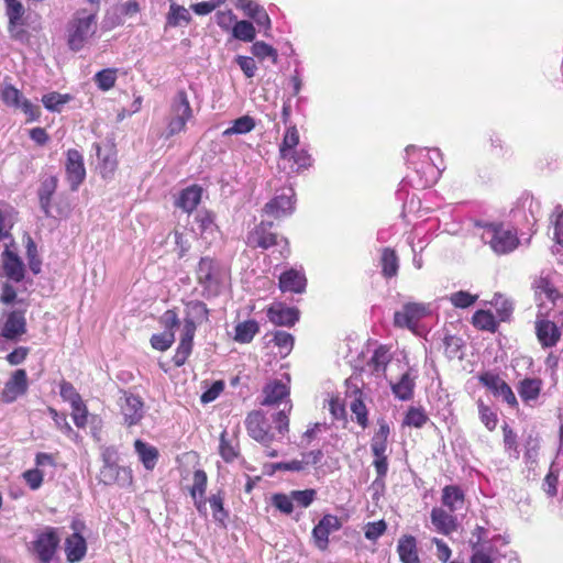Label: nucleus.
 Instances as JSON below:
<instances>
[{"mask_svg":"<svg viewBox=\"0 0 563 563\" xmlns=\"http://www.w3.org/2000/svg\"><path fill=\"white\" fill-rule=\"evenodd\" d=\"M503 432L505 451L508 452L510 456L518 459L519 450L517 444V434L508 424L503 426Z\"/></svg>","mask_w":563,"mask_h":563,"instance_id":"nucleus-63","label":"nucleus"},{"mask_svg":"<svg viewBox=\"0 0 563 563\" xmlns=\"http://www.w3.org/2000/svg\"><path fill=\"white\" fill-rule=\"evenodd\" d=\"M473 324L479 330L494 332L497 328V322L492 312L486 310H478L473 314Z\"/></svg>","mask_w":563,"mask_h":563,"instance_id":"nucleus-60","label":"nucleus"},{"mask_svg":"<svg viewBox=\"0 0 563 563\" xmlns=\"http://www.w3.org/2000/svg\"><path fill=\"white\" fill-rule=\"evenodd\" d=\"M266 314L269 322L277 327H292L299 320V310L282 302L271 305Z\"/></svg>","mask_w":563,"mask_h":563,"instance_id":"nucleus-24","label":"nucleus"},{"mask_svg":"<svg viewBox=\"0 0 563 563\" xmlns=\"http://www.w3.org/2000/svg\"><path fill=\"white\" fill-rule=\"evenodd\" d=\"M536 335L543 349H550L558 344L561 339L559 327L548 319H538L536 321Z\"/></svg>","mask_w":563,"mask_h":563,"instance_id":"nucleus-30","label":"nucleus"},{"mask_svg":"<svg viewBox=\"0 0 563 563\" xmlns=\"http://www.w3.org/2000/svg\"><path fill=\"white\" fill-rule=\"evenodd\" d=\"M475 230L483 243L498 255L508 254L519 245L517 231L505 228L503 223L476 221Z\"/></svg>","mask_w":563,"mask_h":563,"instance_id":"nucleus-4","label":"nucleus"},{"mask_svg":"<svg viewBox=\"0 0 563 563\" xmlns=\"http://www.w3.org/2000/svg\"><path fill=\"white\" fill-rule=\"evenodd\" d=\"M442 504L449 508L450 512L462 509L464 505V494L459 486L449 485L442 490Z\"/></svg>","mask_w":563,"mask_h":563,"instance_id":"nucleus-45","label":"nucleus"},{"mask_svg":"<svg viewBox=\"0 0 563 563\" xmlns=\"http://www.w3.org/2000/svg\"><path fill=\"white\" fill-rule=\"evenodd\" d=\"M202 191L198 185L181 189L175 200V206L185 212H192L201 201Z\"/></svg>","mask_w":563,"mask_h":563,"instance_id":"nucleus-31","label":"nucleus"},{"mask_svg":"<svg viewBox=\"0 0 563 563\" xmlns=\"http://www.w3.org/2000/svg\"><path fill=\"white\" fill-rule=\"evenodd\" d=\"M299 144V132L296 125L286 129L283 141L279 145V157L290 155V152L297 150Z\"/></svg>","mask_w":563,"mask_h":563,"instance_id":"nucleus-50","label":"nucleus"},{"mask_svg":"<svg viewBox=\"0 0 563 563\" xmlns=\"http://www.w3.org/2000/svg\"><path fill=\"white\" fill-rule=\"evenodd\" d=\"M0 303L3 306H16L23 308L24 301L18 298V291L12 282L5 280L1 284Z\"/></svg>","mask_w":563,"mask_h":563,"instance_id":"nucleus-53","label":"nucleus"},{"mask_svg":"<svg viewBox=\"0 0 563 563\" xmlns=\"http://www.w3.org/2000/svg\"><path fill=\"white\" fill-rule=\"evenodd\" d=\"M59 541L57 529L46 527L37 534V559L42 563H60L57 555Z\"/></svg>","mask_w":563,"mask_h":563,"instance_id":"nucleus-12","label":"nucleus"},{"mask_svg":"<svg viewBox=\"0 0 563 563\" xmlns=\"http://www.w3.org/2000/svg\"><path fill=\"white\" fill-rule=\"evenodd\" d=\"M14 210L9 206L0 208V242L5 240H13L11 231L14 227Z\"/></svg>","mask_w":563,"mask_h":563,"instance_id":"nucleus-47","label":"nucleus"},{"mask_svg":"<svg viewBox=\"0 0 563 563\" xmlns=\"http://www.w3.org/2000/svg\"><path fill=\"white\" fill-rule=\"evenodd\" d=\"M428 420V415L423 408L410 407L405 415L402 424L413 428H422Z\"/></svg>","mask_w":563,"mask_h":563,"instance_id":"nucleus-59","label":"nucleus"},{"mask_svg":"<svg viewBox=\"0 0 563 563\" xmlns=\"http://www.w3.org/2000/svg\"><path fill=\"white\" fill-rule=\"evenodd\" d=\"M57 468L58 466L53 455L37 453V488L43 482L54 479Z\"/></svg>","mask_w":563,"mask_h":563,"instance_id":"nucleus-39","label":"nucleus"},{"mask_svg":"<svg viewBox=\"0 0 563 563\" xmlns=\"http://www.w3.org/2000/svg\"><path fill=\"white\" fill-rule=\"evenodd\" d=\"M289 383L290 377L288 374H283L282 378H276L268 382L263 388L264 399L262 400L263 406H274L286 399L285 409L273 415V422L275 428L280 435H285L289 431V413L291 411V404L289 400Z\"/></svg>","mask_w":563,"mask_h":563,"instance_id":"nucleus-3","label":"nucleus"},{"mask_svg":"<svg viewBox=\"0 0 563 563\" xmlns=\"http://www.w3.org/2000/svg\"><path fill=\"white\" fill-rule=\"evenodd\" d=\"M82 526V522L74 521L71 523L74 532L65 540V553L69 563L80 562L86 556L87 542L79 532V528Z\"/></svg>","mask_w":563,"mask_h":563,"instance_id":"nucleus-20","label":"nucleus"},{"mask_svg":"<svg viewBox=\"0 0 563 563\" xmlns=\"http://www.w3.org/2000/svg\"><path fill=\"white\" fill-rule=\"evenodd\" d=\"M245 427L249 435L263 445L274 440L271 424L262 411L250 412L245 419Z\"/></svg>","mask_w":563,"mask_h":563,"instance_id":"nucleus-16","label":"nucleus"},{"mask_svg":"<svg viewBox=\"0 0 563 563\" xmlns=\"http://www.w3.org/2000/svg\"><path fill=\"white\" fill-rule=\"evenodd\" d=\"M417 374L412 369L404 373L397 383L390 384L396 398L402 401L410 400L413 396Z\"/></svg>","mask_w":563,"mask_h":563,"instance_id":"nucleus-32","label":"nucleus"},{"mask_svg":"<svg viewBox=\"0 0 563 563\" xmlns=\"http://www.w3.org/2000/svg\"><path fill=\"white\" fill-rule=\"evenodd\" d=\"M27 390V376L24 369H16L5 383L1 391V400L5 404L13 402Z\"/></svg>","mask_w":563,"mask_h":563,"instance_id":"nucleus-27","label":"nucleus"},{"mask_svg":"<svg viewBox=\"0 0 563 563\" xmlns=\"http://www.w3.org/2000/svg\"><path fill=\"white\" fill-rule=\"evenodd\" d=\"M207 474L202 470H196L192 476V486L189 489L191 497H201L206 495L207 490Z\"/></svg>","mask_w":563,"mask_h":563,"instance_id":"nucleus-61","label":"nucleus"},{"mask_svg":"<svg viewBox=\"0 0 563 563\" xmlns=\"http://www.w3.org/2000/svg\"><path fill=\"white\" fill-rule=\"evenodd\" d=\"M251 52L260 60L271 59L273 64L278 60L277 49L263 41L254 42Z\"/></svg>","mask_w":563,"mask_h":563,"instance_id":"nucleus-54","label":"nucleus"},{"mask_svg":"<svg viewBox=\"0 0 563 563\" xmlns=\"http://www.w3.org/2000/svg\"><path fill=\"white\" fill-rule=\"evenodd\" d=\"M426 313L427 307L423 303L409 302L395 312L394 322L397 327L412 329Z\"/></svg>","mask_w":563,"mask_h":563,"instance_id":"nucleus-25","label":"nucleus"},{"mask_svg":"<svg viewBox=\"0 0 563 563\" xmlns=\"http://www.w3.org/2000/svg\"><path fill=\"white\" fill-rule=\"evenodd\" d=\"M196 275L198 284L202 287V297L210 299L221 294L228 271L220 261L205 256L198 263Z\"/></svg>","mask_w":563,"mask_h":563,"instance_id":"nucleus-5","label":"nucleus"},{"mask_svg":"<svg viewBox=\"0 0 563 563\" xmlns=\"http://www.w3.org/2000/svg\"><path fill=\"white\" fill-rule=\"evenodd\" d=\"M65 168L70 189L76 191L86 178L82 154L77 150H68L66 154Z\"/></svg>","mask_w":563,"mask_h":563,"instance_id":"nucleus-18","label":"nucleus"},{"mask_svg":"<svg viewBox=\"0 0 563 563\" xmlns=\"http://www.w3.org/2000/svg\"><path fill=\"white\" fill-rule=\"evenodd\" d=\"M397 553L401 563H420L417 540L413 536L405 534L399 538Z\"/></svg>","mask_w":563,"mask_h":563,"instance_id":"nucleus-35","label":"nucleus"},{"mask_svg":"<svg viewBox=\"0 0 563 563\" xmlns=\"http://www.w3.org/2000/svg\"><path fill=\"white\" fill-rule=\"evenodd\" d=\"M191 22V14L188 9L185 7L172 2L169 5V11L166 14V25L165 27H178L183 25H187Z\"/></svg>","mask_w":563,"mask_h":563,"instance_id":"nucleus-44","label":"nucleus"},{"mask_svg":"<svg viewBox=\"0 0 563 563\" xmlns=\"http://www.w3.org/2000/svg\"><path fill=\"white\" fill-rule=\"evenodd\" d=\"M225 493L219 489L217 493L208 497V503L211 508L213 520L221 527H227L229 519V510L224 508Z\"/></svg>","mask_w":563,"mask_h":563,"instance_id":"nucleus-41","label":"nucleus"},{"mask_svg":"<svg viewBox=\"0 0 563 563\" xmlns=\"http://www.w3.org/2000/svg\"><path fill=\"white\" fill-rule=\"evenodd\" d=\"M476 532L477 541L472 544L470 563H500L501 559L507 563H520L518 553L508 548V537L497 534L483 540L486 530L477 527Z\"/></svg>","mask_w":563,"mask_h":563,"instance_id":"nucleus-2","label":"nucleus"},{"mask_svg":"<svg viewBox=\"0 0 563 563\" xmlns=\"http://www.w3.org/2000/svg\"><path fill=\"white\" fill-rule=\"evenodd\" d=\"M26 266L18 254V245L14 240L5 243L0 254V277L19 284L25 278Z\"/></svg>","mask_w":563,"mask_h":563,"instance_id":"nucleus-9","label":"nucleus"},{"mask_svg":"<svg viewBox=\"0 0 563 563\" xmlns=\"http://www.w3.org/2000/svg\"><path fill=\"white\" fill-rule=\"evenodd\" d=\"M119 394L118 406L123 424L128 428L140 424L145 416V404L143 399L126 389H120Z\"/></svg>","mask_w":563,"mask_h":563,"instance_id":"nucleus-10","label":"nucleus"},{"mask_svg":"<svg viewBox=\"0 0 563 563\" xmlns=\"http://www.w3.org/2000/svg\"><path fill=\"white\" fill-rule=\"evenodd\" d=\"M258 331V322L253 319L240 322L235 325L234 340L243 344L250 343Z\"/></svg>","mask_w":563,"mask_h":563,"instance_id":"nucleus-46","label":"nucleus"},{"mask_svg":"<svg viewBox=\"0 0 563 563\" xmlns=\"http://www.w3.org/2000/svg\"><path fill=\"white\" fill-rule=\"evenodd\" d=\"M134 450L144 468L153 471L158 462V450L141 439L134 441Z\"/></svg>","mask_w":563,"mask_h":563,"instance_id":"nucleus-36","label":"nucleus"},{"mask_svg":"<svg viewBox=\"0 0 563 563\" xmlns=\"http://www.w3.org/2000/svg\"><path fill=\"white\" fill-rule=\"evenodd\" d=\"M0 97L3 103L8 107L21 109L26 115V121H32L35 118L32 103L22 98L21 92L13 86L7 85L0 91Z\"/></svg>","mask_w":563,"mask_h":563,"instance_id":"nucleus-29","label":"nucleus"},{"mask_svg":"<svg viewBox=\"0 0 563 563\" xmlns=\"http://www.w3.org/2000/svg\"><path fill=\"white\" fill-rule=\"evenodd\" d=\"M58 179L54 175L44 176L41 180L40 203L41 208H47L51 203V197L57 188Z\"/></svg>","mask_w":563,"mask_h":563,"instance_id":"nucleus-51","label":"nucleus"},{"mask_svg":"<svg viewBox=\"0 0 563 563\" xmlns=\"http://www.w3.org/2000/svg\"><path fill=\"white\" fill-rule=\"evenodd\" d=\"M390 358L391 356L389 350L382 345L374 351L368 362V366L374 373H384L388 363L390 362Z\"/></svg>","mask_w":563,"mask_h":563,"instance_id":"nucleus-52","label":"nucleus"},{"mask_svg":"<svg viewBox=\"0 0 563 563\" xmlns=\"http://www.w3.org/2000/svg\"><path fill=\"white\" fill-rule=\"evenodd\" d=\"M71 99L67 93L49 92L42 97L44 107L53 112H60L64 106Z\"/></svg>","mask_w":563,"mask_h":563,"instance_id":"nucleus-56","label":"nucleus"},{"mask_svg":"<svg viewBox=\"0 0 563 563\" xmlns=\"http://www.w3.org/2000/svg\"><path fill=\"white\" fill-rule=\"evenodd\" d=\"M97 156L99 159V172L102 178L111 179L118 167L117 153L113 148L109 147L106 151L99 144H95Z\"/></svg>","mask_w":563,"mask_h":563,"instance_id":"nucleus-34","label":"nucleus"},{"mask_svg":"<svg viewBox=\"0 0 563 563\" xmlns=\"http://www.w3.org/2000/svg\"><path fill=\"white\" fill-rule=\"evenodd\" d=\"M341 528V522L336 516L324 515L312 529V538L316 547L324 551L329 545V536Z\"/></svg>","mask_w":563,"mask_h":563,"instance_id":"nucleus-22","label":"nucleus"},{"mask_svg":"<svg viewBox=\"0 0 563 563\" xmlns=\"http://www.w3.org/2000/svg\"><path fill=\"white\" fill-rule=\"evenodd\" d=\"M7 15L9 18L8 31L16 41H29V33L24 30V8L19 0H5Z\"/></svg>","mask_w":563,"mask_h":563,"instance_id":"nucleus-17","label":"nucleus"},{"mask_svg":"<svg viewBox=\"0 0 563 563\" xmlns=\"http://www.w3.org/2000/svg\"><path fill=\"white\" fill-rule=\"evenodd\" d=\"M191 231L207 244H211L219 234V228L216 223V214L207 209H200L197 211L194 217Z\"/></svg>","mask_w":563,"mask_h":563,"instance_id":"nucleus-15","label":"nucleus"},{"mask_svg":"<svg viewBox=\"0 0 563 563\" xmlns=\"http://www.w3.org/2000/svg\"><path fill=\"white\" fill-rule=\"evenodd\" d=\"M284 163H289L291 172L300 173L312 166L313 159L305 148L294 150L290 155L280 157Z\"/></svg>","mask_w":563,"mask_h":563,"instance_id":"nucleus-43","label":"nucleus"},{"mask_svg":"<svg viewBox=\"0 0 563 563\" xmlns=\"http://www.w3.org/2000/svg\"><path fill=\"white\" fill-rule=\"evenodd\" d=\"M357 397L354 398V400L351 402L350 408L351 411L355 418V421L365 429L368 426V411L364 404V401L361 399L362 391L356 390Z\"/></svg>","mask_w":563,"mask_h":563,"instance_id":"nucleus-57","label":"nucleus"},{"mask_svg":"<svg viewBox=\"0 0 563 563\" xmlns=\"http://www.w3.org/2000/svg\"><path fill=\"white\" fill-rule=\"evenodd\" d=\"M481 384L488 388L495 396L501 397L510 407L518 405L517 398L510 386L493 372H485L478 377Z\"/></svg>","mask_w":563,"mask_h":563,"instance_id":"nucleus-19","label":"nucleus"},{"mask_svg":"<svg viewBox=\"0 0 563 563\" xmlns=\"http://www.w3.org/2000/svg\"><path fill=\"white\" fill-rule=\"evenodd\" d=\"M399 257L397 252L391 247H383L380 250L379 266L384 278L390 279L398 275Z\"/></svg>","mask_w":563,"mask_h":563,"instance_id":"nucleus-37","label":"nucleus"},{"mask_svg":"<svg viewBox=\"0 0 563 563\" xmlns=\"http://www.w3.org/2000/svg\"><path fill=\"white\" fill-rule=\"evenodd\" d=\"M542 389V380L540 378H525L519 382L517 391L521 400L526 404L536 401Z\"/></svg>","mask_w":563,"mask_h":563,"instance_id":"nucleus-42","label":"nucleus"},{"mask_svg":"<svg viewBox=\"0 0 563 563\" xmlns=\"http://www.w3.org/2000/svg\"><path fill=\"white\" fill-rule=\"evenodd\" d=\"M194 119L187 92L184 89L178 90L172 98L169 107V117L167 121V135L174 136L186 130L187 123Z\"/></svg>","mask_w":563,"mask_h":563,"instance_id":"nucleus-8","label":"nucleus"},{"mask_svg":"<svg viewBox=\"0 0 563 563\" xmlns=\"http://www.w3.org/2000/svg\"><path fill=\"white\" fill-rule=\"evenodd\" d=\"M97 30L96 11L79 10L67 25V44L74 52L85 47Z\"/></svg>","mask_w":563,"mask_h":563,"instance_id":"nucleus-6","label":"nucleus"},{"mask_svg":"<svg viewBox=\"0 0 563 563\" xmlns=\"http://www.w3.org/2000/svg\"><path fill=\"white\" fill-rule=\"evenodd\" d=\"M272 228H273L272 222L262 221L249 234V236H247L249 244L254 247L267 250L272 246L279 245L280 243H284V246L280 250V255L283 257H287L289 255V247H288L287 239L279 238L276 233H274L272 231Z\"/></svg>","mask_w":563,"mask_h":563,"instance_id":"nucleus-11","label":"nucleus"},{"mask_svg":"<svg viewBox=\"0 0 563 563\" xmlns=\"http://www.w3.org/2000/svg\"><path fill=\"white\" fill-rule=\"evenodd\" d=\"M232 37L245 43H251L256 37L254 24L247 20L236 21L232 27Z\"/></svg>","mask_w":563,"mask_h":563,"instance_id":"nucleus-48","label":"nucleus"},{"mask_svg":"<svg viewBox=\"0 0 563 563\" xmlns=\"http://www.w3.org/2000/svg\"><path fill=\"white\" fill-rule=\"evenodd\" d=\"M117 71L114 68H104L98 71L93 77L95 84L101 91L110 90L115 85Z\"/></svg>","mask_w":563,"mask_h":563,"instance_id":"nucleus-58","label":"nucleus"},{"mask_svg":"<svg viewBox=\"0 0 563 563\" xmlns=\"http://www.w3.org/2000/svg\"><path fill=\"white\" fill-rule=\"evenodd\" d=\"M132 471L118 464L102 465L99 472V481L104 485L118 484L129 486L132 484Z\"/></svg>","mask_w":563,"mask_h":563,"instance_id":"nucleus-28","label":"nucleus"},{"mask_svg":"<svg viewBox=\"0 0 563 563\" xmlns=\"http://www.w3.org/2000/svg\"><path fill=\"white\" fill-rule=\"evenodd\" d=\"M273 341L279 347V353L284 356L288 355L292 350L294 336L288 332L276 331Z\"/></svg>","mask_w":563,"mask_h":563,"instance_id":"nucleus-64","label":"nucleus"},{"mask_svg":"<svg viewBox=\"0 0 563 563\" xmlns=\"http://www.w3.org/2000/svg\"><path fill=\"white\" fill-rule=\"evenodd\" d=\"M175 341V332L163 331L162 333H155L151 338V345L157 351L168 350Z\"/></svg>","mask_w":563,"mask_h":563,"instance_id":"nucleus-62","label":"nucleus"},{"mask_svg":"<svg viewBox=\"0 0 563 563\" xmlns=\"http://www.w3.org/2000/svg\"><path fill=\"white\" fill-rule=\"evenodd\" d=\"M209 309L207 305L200 300H189L185 302L183 329L191 328L197 331V325L209 320Z\"/></svg>","mask_w":563,"mask_h":563,"instance_id":"nucleus-26","label":"nucleus"},{"mask_svg":"<svg viewBox=\"0 0 563 563\" xmlns=\"http://www.w3.org/2000/svg\"><path fill=\"white\" fill-rule=\"evenodd\" d=\"M255 128V121L249 115H243L233 121L232 125L225 129L222 133L223 136L233 134H245Z\"/></svg>","mask_w":563,"mask_h":563,"instance_id":"nucleus-55","label":"nucleus"},{"mask_svg":"<svg viewBox=\"0 0 563 563\" xmlns=\"http://www.w3.org/2000/svg\"><path fill=\"white\" fill-rule=\"evenodd\" d=\"M431 522L438 532L446 536L457 528L456 517L438 507L433 508L431 511Z\"/></svg>","mask_w":563,"mask_h":563,"instance_id":"nucleus-38","label":"nucleus"},{"mask_svg":"<svg viewBox=\"0 0 563 563\" xmlns=\"http://www.w3.org/2000/svg\"><path fill=\"white\" fill-rule=\"evenodd\" d=\"M234 5L242 10L244 14L252 19L258 29H263L265 35L272 27V21L262 4L255 0H232Z\"/></svg>","mask_w":563,"mask_h":563,"instance_id":"nucleus-21","label":"nucleus"},{"mask_svg":"<svg viewBox=\"0 0 563 563\" xmlns=\"http://www.w3.org/2000/svg\"><path fill=\"white\" fill-rule=\"evenodd\" d=\"M406 155L409 173L400 183V189L397 191L399 199H404L407 195L405 192L407 186L416 189L433 186L445 169L439 148L409 145L406 147Z\"/></svg>","mask_w":563,"mask_h":563,"instance_id":"nucleus-1","label":"nucleus"},{"mask_svg":"<svg viewBox=\"0 0 563 563\" xmlns=\"http://www.w3.org/2000/svg\"><path fill=\"white\" fill-rule=\"evenodd\" d=\"M42 210L46 217L58 220L66 218L70 213L71 207L68 199L64 197H57L53 203H48V207L43 208Z\"/></svg>","mask_w":563,"mask_h":563,"instance_id":"nucleus-49","label":"nucleus"},{"mask_svg":"<svg viewBox=\"0 0 563 563\" xmlns=\"http://www.w3.org/2000/svg\"><path fill=\"white\" fill-rule=\"evenodd\" d=\"M282 292L303 294L307 287V278L302 268L290 267L284 271L278 279Z\"/></svg>","mask_w":563,"mask_h":563,"instance_id":"nucleus-23","label":"nucleus"},{"mask_svg":"<svg viewBox=\"0 0 563 563\" xmlns=\"http://www.w3.org/2000/svg\"><path fill=\"white\" fill-rule=\"evenodd\" d=\"M196 332L191 331V328L181 329L180 339L176 352L173 356V363L175 366H183L192 352L194 338Z\"/></svg>","mask_w":563,"mask_h":563,"instance_id":"nucleus-33","label":"nucleus"},{"mask_svg":"<svg viewBox=\"0 0 563 563\" xmlns=\"http://www.w3.org/2000/svg\"><path fill=\"white\" fill-rule=\"evenodd\" d=\"M219 453L227 462H233L240 454L239 440L234 433L229 434L227 430L220 435Z\"/></svg>","mask_w":563,"mask_h":563,"instance_id":"nucleus-40","label":"nucleus"},{"mask_svg":"<svg viewBox=\"0 0 563 563\" xmlns=\"http://www.w3.org/2000/svg\"><path fill=\"white\" fill-rule=\"evenodd\" d=\"M378 430L371 440V451L374 456L373 466L376 472V478L373 482L375 487H384L385 478L388 473V456L386 454L388 448V437L390 428L385 419L377 420Z\"/></svg>","mask_w":563,"mask_h":563,"instance_id":"nucleus-7","label":"nucleus"},{"mask_svg":"<svg viewBox=\"0 0 563 563\" xmlns=\"http://www.w3.org/2000/svg\"><path fill=\"white\" fill-rule=\"evenodd\" d=\"M1 336L9 341H18L26 332L25 308L15 307L3 312Z\"/></svg>","mask_w":563,"mask_h":563,"instance_id":"nucleus-13","label":"nucleus"},{"mask_svg":"<svg viewBox=\"0 0 563 563\" xmlns=\"http://www.w3.org/2000/svg\"><path fill=\"white\" fill-rule=\"evenodd\" d=\"M295 210V191L292 188H283L265 205L263 211L273 218L289 216Z\"/></svg>","mask_w":563,"mask_h":563,"instance_id":"nucleus-14","label":"nucleus"}]
</instances>
